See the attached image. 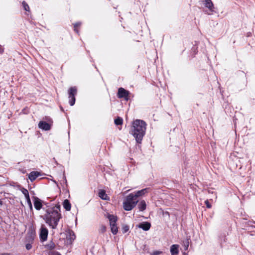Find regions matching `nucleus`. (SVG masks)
Listing matches in <instances>:
<instances>
[{
	"mask_svg": "<svg viewBox=\"0 0 255 255\" xmlns=\"http://www.w3.org/2000/svg\"><path fill=\"white\" fill-rule=\"evenodd\" d=\"M44 120L40 121L38 124V127L39 128L43 130L47 131L51 128L53 123L52 119L49 117H45Z\"/></svg>",
	"mask_w": 255,
	"mask_h": 255,
	"instance_id": "nucleus-5",
	"label": "nucleus"
},
{
	"mask_svg": "<svg viewBox=\"0 0 255 255\" xmlns=\"http://www.w3.org/2000/svg\"><path fill=\"white\" fill-rule=\"evenodd\" d=\"M2 204H3V202L1 200H0V206H2Z\"/></svg>",
	"mask_w": 255,
	"mask_h": 255,
	"instance_id": "nucleus-42",
	"label": "nucleus"
},
{
	"mask_svg": "<svg viewBox=\"0 0 255 255\" xmlns=\"http://www.w3.org/2000/svg\"><path fill=\"white\" fill-rule=\"evenodd\" d=\"M43 205H45L46 206V207H45L46 209L50 208L52 207L51 206V205L49 203H48L44 201H43V203H42V206Z\"/></svg>",
	"mask_w": 255,
	"mask_h": 255,
	"instance_id": "nucleus-28",
	"label": "nucleus"
},
{
	"mask_svg": "<svg viewBox=\"0 0 255 255\" xmlns=\"http://www.w3.org/2000/svg\"><path fill=\"white\" fill-rule=\"evenodd\" d=\"M81 22H76L74 24H73L74 27L77 28V27H78V26H80L81 25Z\"/></svg>",
	"mask_w": 255,
	"mask_h": 255,
	"instance_id": "nucleus-36",
	"label": "nucleus"
},
{
	"mask_svg": "<svg viewBox=\"0 0 255 255\" xmlns=\"http://www.w3.org/2000/svg\"><path fill=\"white\" fill-rule=\"evenodd\" d=\"M129 230V227L128 225H123L122 228V231L123 234L127 233Z\"/></svg>",
	"mask_w": 255,
	"mask_h": 255,
	"instance_id": "nucleus-23",
	"label": "nucleus"
},
{
	"mask_svg": "<svg viewBox=\"0 0 255 255\" xmlns=\"http://www.w3.org/2000/svg\"><path fill=\"white\" fill-rule=\"evenodd\" d=\"M106 218L109 220L111 232L114 235H117L118 232V228L117 224L118 221L117 216L113 214L107 213Z\"/></svg>",
	"mask_w": 255,
	"mask_h": 255,
	"instance_id": "nucleus-4",
	"label": "nucleus"
},
{
	"mask_svg": "<svg viewBox=\"0 0 255 255\" xmlns=\"http://www.w3.org/2000/svg\"><path fill=\"white\" fill-rule=\"evenodd\" d=\"M204 5L205 6L208 8L209 10L211 12L215 11V7L214 4L211 0H205L204 1Z\"/></svg>",
	"mask_w": 255,
	"mask_h": 255,
	"instance_id": "nucleus-13",
	"label": "nucleus"
},
{
	"mask_svg": "<svg viewBox=\"0 0 255 255\" xmlns=\"http://www.w3.org/2000/svg\"><path fill=\"white\" fill-rule=\"evenodd\" d=\"M150 190V188H145L140 190L136 191L135 193V194H133V196H135V198H137L138 197L144 195L145 194L148 193Z\"/></svg>",
	"mask_w": 255,
	"mask_h": 255,
	"instance_id": "nucleus-11",
	"label": "nucleus"
},
{
	"mask_svg": "<svg viewBox=\"0 0 255 255\" xmlns=\"http://www.w3.org/2000/svg\"><path fill=\"white\" fill-rule=\"evenodd\" d=\"M29 207L30 210L31 211H32V210H33L32 204H31L30 206H29Z\"/></svg>",
	"mask_w": 255,
	"mask_h": 255,
	"instance_id": "nucleus-40",
	"label": "nucleus"
},
{
	"mask_svg": "<svg viewBox=\"0 0 255 255\" xmlns=\"http://www.w3.org/2000/svg\"><path fill=\"white\" fill-rule=\"evenodd\" d=\"M4 51V49L2 48L1 45H0V54H2Z\"/></svg>",
	"mask_w": 255,
	"mask_h": 255,
	"instance_id": "nucleus-38",
	"label": "nucleus"
},
{
	"mask_svg": "<svg viewBox=\"0 0 255 255\" xmlns=\"http://www.w3.org/2000/svg\"><path fill=\"white\" fill-rule=\"evenodd\" d=\"M39 176H40V173L38 171H31L28 175V179L31 182L34 181Z\"/></svg>",
	"mask_w": 255,
	"mask_h": 255,
	"instance_id": "nucleus-12",
	"label": "nucleus"
},
{
	"mask_svg": "<svg viewBox=\"0 0 255 255\" xmlns=\"http://www.w3.org/2000/svg\"><path fill=\"white\" fill-rule=\"evenodd\" d=\"M21 113L23 114H27L28 113V109L27 108H25L22 110Z\"/></svg>",
	"mask_w": 255,
	"mask_h": 255,
	"instance_id": "nucleus-33",
	"label": "nucleus"
},
{
	"mask_svg": "<svg viewBox=\"0 0 255 255\" xmlns=\"http://www.w3.org/2000/svg\"><path fill=\"white\" fill-rule=\"evenodd\" d=\"M45 247L49 249V250H53L55 248V244H54V243L52 241L50 242V243L47 244L46 246H45Z\"/></svg>",
	"mask_w": 255,
	"mask_h": 255,
	"instance_id": "nucleus-24",
	"label": "nucleus"
},
{
	"mask_svg": "<svg viewBox=\"0 0 255 255\" xmlns=\"http://www.w3.org/2000/svg\"><path fill=\"white\" fill-rule=\"evenodd\" d=\"M22 5L23 7V9L25 11H29V10H30L29 7L28 5L27 4V3L25 1H22Z\"/></svg>",
	"mask_w": 255,
	"mask_h": 255,
	"instance_id": "nucleus-27",
	"label": "nucleus"
},
{
	"mask_svg": "<svg viewBox=\"0 0 255 255\" xmlns=\"http://www.w3.org/2000/svg\"><path fill=\"white\" fill-rule=\"evenodd\" d=\"M63 179L64 180V182H65V184L66 185V186H67V179L66 178V176L64 174H63Z\"/></svg>",
	"mask_w": 255,
	"mask_h": 255,
	"instance_id": "nucleus-37",
	"label": "nucleus"
},
{
	"mask_svg": "<svg viewBox=\"0 0 255 255\" xmlns=\"http://www.w3.org/2000/svg\"><path fill=\"white\" fill-rule=\"evenodd\" d=\"M190 239H186V240L183 242V246L185 251H187L189 247Z\"/></svg>",
	"mask_w": 255,
	"mask_h": 255,
	"instance_id": "nucleus-22",
	"label": "nucleus"
},
{
	"mask_svg": "<svg viewBox=\"0 0 255 255\" xmlns=\"http://www.w3.org/2000/svg\"><path fill=\"white\" fill-rule=\"evenodd\" d=\"M50 255H61V254L57 251H53L50 252Z\"/></svg>",
	"mask_w": 255,
	"mask_h": 255,
	"instance_id": "nucleus-35",
	"label": "nucleus"
},
{
	"mask_svg": "<svg viewBox=\"0 0 255 255\" xmlns=\"http://www.w3.org/2000/svg\"><path fill=\"white\" fill-rule=\"evenodd\" d=\"M146 125V123L141 120H136L132 123L130 133L138 143H141L143 137L145 135Z\"/></svg>",
	"mask_w": 255,
	"mask_h": 255,
	"instance_id": "nucleus-2",
	"label": "nucleus"
},
{
	"mask_svg": "<svg viewBox=\"0 0 255 255\" xmlns=\"http://www.w3.org/2000/svg\"><path fill=\"white\" fill-rule=\"evenodd\" d=\"M227 238L225 233H222L219 236V240L221 245V246L222 247L223 246V244L226 243L227 241Z\"/></svg>",
	"mask_w": 255,
	"mask_h": 255,
	"instance_id": "nucleus-17",
	"label": "nucleus"
},
{
	"mask_svg": "<svg viewBox=\"0 0 255 255\" xmlns=\"http://www.w3.org/2000/svg\"><path fill=\"white\" fill-rule=\"evenodd\" d=\"M136 199L133 193L129 194L123 202L124 209L127 211H131L137 204L138 200Z\"/></svg>",
	"mask_w": 255,
	"mask_h": 255,
	"instance_id": "nucleus-3",
	"label": "nucleus"
},
{
	"mask_svg": "<svg viewBox=\"0 0 255 255\" xmlns=\"http://www.w3.org/2000/svg\"><path fill=\"white\" fill-rule=\"evenodd\" d=\"M162 254V252L160 251H155L151 253L150 255H160Z\"/></svg>",
	"mask_w": 255,
	"mask_h": 255,
	"instance_id": "nucleus-31",
	"label": "nucleus"
},
{
	"mask_svg": "<svg viewBox=\"0 0 255 255\" xmlns=\"http://www.w3.org/2000/svg\"><path fill=\"white\" fill-rule=\"evenodd\" d=\"M75 238L76 236L74 232L69 230L68 232V235L67 236V239L68 240H70V242L72 243L75 240Z\"/></svg>",
	"mask_w": 255,
	"mask_h": 255,
	"instance_id": "nucleus-19",
	"label": "nucleus"
},
{
	"mask_svg": "<svg viewBox=\"0 0 255 255\" xmlns=\"http://www.w3.org/2000/svg\"><path fill=\"white\" fill-rule=\"evenodd\" d=\"M48 234V230L46 227L42 225L41 227L39 233V238L41 242H44L47 240Z\"/></svg>",
	"mask_w": 255,
	"mask_h": 255,
	"instance_id": "nucleus-9",
	"label": "nucleus"
},
{
	"mask_svg": "<svg viewBox=\"0 0 255 255\" xmlns=\"http://www.w3.org/2000/svg\"><path fill=\"white\" fill-rule=\"evenodd\" d=\"M77 93V89L76 87H71L68 90V94L69 100V103L71 106H73L75 104L76 98L75 96Z\"/></svg>",
	"mask_w": 255,
	"mask_h": 255,
	"instance_id": "nucleus-6",
	"label": "nucleus"
},
{
	"mask_svg": "<svg viewBox=\"0 0 255 255\" xmlns=\"http://www.w3.org/2000/svg\"><path fill=\"white\" fill-rule=\"evenodd\" d=\"M151 226V223L147 221L142 222L136 225V227L141 229L144 231H148L150 229Z\"/></svg>",
	"mask_w": 255,
	"mask_h": 255,
	"instance_id": "nucleus-10",
	"label": "nucleus"
},
{
	"mask_svg": "<svg viewBox=\"0 0 255 255\" xmlns=\"http://www.w3.org/2000/svg\"><path fill=\"white\" fill-rule=\"evenodd\" d=\"M55 164H56L57 165L58 164V163L56 161H55Z\"/></svg>",
	"mask_w": 255,
	"mask_h": 255,
	"instance_id": "nucleus-44",
	"label": "nucleus"
},
{
	"mask_svg": "<svg viewBox=\"0 0 255 255\" xmlns=\"http://www.w3.org/2000/svg\"><path fill=\"white\" fill-rule=\"evenodd\" d=\"M179 246L177 244L172 245L170 247V251L171 255H178Z\"/></svg>",
	"mask_w": 255,
	"mask_h": 255,
	"instance_id": "nucleus-14",
	"label": "nucleus"
},
{
	"mask_svg": "<svg viewBox=\"0 0 255 255\" xmlns=\"http://www.w3.org/2000/svg\"><path fill=\"white\" fill-rule=\"evenodd\" d=\"M205 204L206 206V207L207 208H212V205L209 202V200H206L205 201Z\"/></svg>",
	"mask_w": 255,
	"mask_h": 255,
	"instance_id": "nucleus-30",
	"label": "nucleus"
},
{
	"mask_svg": "<svg viewBox=\"0 0 255 255\" xmlns=\"http://www.w3.org/2000/svg\"><path fill=\"white\" fill-rule=\"evenodd\" d=\"M238 75L239 76L243 77L245 78V86H247V83H248V81H247L246 74L243 71H239L238 72Z\"/></svg>",
	"mask_w": 255,
	"mask_h": 255,
	"instance_id": "nucleus-20",
	"label": "nucleus"
},
{
	"mask_svg": "<svg viewBox=\"0 0 255 255\" xmlns=\"http://www.w3.org/2000/svg\"><path fill=\"white\" fill-rule=\"evenodd\" d=\"M25 199L26 200V202L27 203V204H28V206H30L31 204H32V203H31V200H30V196L26 197Z\"/></svg>",
	"mask_w": 255,
	"mask_h": 255,
	"instance_id": "nucleus-32",
	"label": "nucleus"
},
{
	"mask_svg": "<svg viewBox=\"0 0 255 255\" xmlns=\"http://www.w3.org/2000/svg\"><path fill=\"white\" fill-rule=\"evenodd\" d=\"M137 207L139 211H143L146 208V204L144 200H141L137 204Z\"/></svg>",
	"mask_w": 255,
	"mask_h": 255,
	"instance_id": "nucleus-16",
	"label": "nucleus"
},
{
	"mask_svg": "<svg viewBox=\"0 0 255 255\" xmlns=\"http://www.w3.org/2000/svg\"><path fill=\"white\" fill-rule=\"evenodd\" d=\"M25 248L27 250H29L32 248V245L29 243L26 244L25 245Z\"/></svg>",
	"mask_w": 255,
	"mask_h": 255,
	"instance_id": "nucleus-34",
	"label": "nucleus"
},
{
	"mask_svg": "<svg viewBox=\"0 0 255 255\" xmlns=\"http://www.w3.org/2000/svg\"><path fill=\"white\" fill-rule=\"evenodd\" d=\"M165 214H167V215H169V213H168V212H165Z\"/></svg>",
	"mask_w": 255,
	"mask_h": 255,
	"instance_id": "nucleus-43",
	"label": "nucleus"
},
{
	"mask_svg": "<svg viewBox=\"0 0 255 255\" xmlns=\"http://www.w3.org/2000/svg\"><path fill=\"white\" fill-rule=\"evenodd\" d=\"M74 30L77 34H79V30L76 28H74Z\"/></svg>",
	"mask_w": 255,
	"mask_h": 255,
	"instance_id": "nucleus-39",
	"label": "nucleus"
},
{
	"mask_svg": "<svg viewBox=\"0 0 255 255\" xmlns=\"http://www.w3.org/2000/svg\"><path fill=\"white\" fill-rule=\"evenodd\" d=\"M28 237L30 238V239L33 240L34 239V236H35V231H33L32 230H31L29 231V232L28 233Z\"/></svg>",
	"mask_w": 255,
	"mask_h": 255,
	"instance_id": "nucleus-26",
	"label": "nucleus"
},
{
	"mask_svg": "<svg viewBox=\"0 0 255 255\" xmlns=\"http://www.w3.org/2000/svg\"><path fill=\"white\" fill-rule=\"evenodd\" d=\"M32 199L34 207L36 210L39 211L40 209H43L45 211L46 209L42 206L43 200H41L37 196H33Z\"/></svg>",
	"mask_w": 255,
	"mask_h": 255,
	"instance_id": "nucleus-8",
	"label": "nucleus"
},
{
	"mask_svg": "<svg viewBox=\"0 0 255 255\" xmlns=\"http://www.w3.org/2000/svg\"><path fill=\"white\" fill-rule=\"evenodd\" d=\"M60 208V205L57 204L52 208L46 209L45 211L46 213L44 215H41L40 217L42 218L52 229H55L60 219L62 218Z\"/></svg>",
	"mask_w": 255,
	"mask_h": 255,
	"instance_id": "nucleus-1",
	"label": "nucleus"
},
{
	"mask_svg": "<svg viewBox=\"0 0 255 255\" xmlns=\"http://www.w3.org/2000/svg\"><path fill=\"white\" fill-rule=\"evenodd\" d=\"M106 231V227L105 225H102L100 229V232L104 233Z\"/></svg>",
	"mask_w": 255,
	"mask_h": 255,
	"instance_id": "nucleus-29",
	"label": "nucleus"
},
{
	"mask_svg": "<svg viewBox=\"0 0 255 255\" xmlns=\"http://www.w3.org/2000/svg\"><path fill=\"white\" fill-rule=\"evenodd\" d=\"M60 108L61 111L64 112V109L62 106H60Z\"/></svg>",
	"mask_w": 255,
	"mask_h": 255,
	"instance_id": "nucleus-41",
	"label": "nucleus"
},
{
	"mask_svg": "<svg viewBox=\"0 0 255 255\" xmlns=\"http://www.w3.org/2000/svg\"><path fill=\"white\" fill-rule=\"evenodd\" d=\"M115 124L117 126L122 125L123 123V120L121 117H118L114 120Z\"/></svg>",
	"mask_w": 255,
	"mask_h": 255,
	"instance_id": "nucleus-21",
	"label": "nucleus"
},
{
	"mask_svg": "<svg viewBox=\"0 0 255 255\" xmlns=\"http://www.w3.org/2000/svg\"><path fill=\"white\" fill-rule=\"evenodd\" d=\"M20 190L24 195L25 198L29 196V192L26 189L24 188V187H22Z\"/></svg>",
	"mask_w": 255,
	"mask_h": 255,
	"instance_id": "nucleus-25",
	"label": "nucleus"
},
{
	"mask_svg": "<svg viewBox=\"0 0 255 255\" xmlns=\"http://www.w3.org/2000/svg\"><path fill=\"white\" fill-rule=\"evenodd\" d=\"M99 197L102 200H108V196L104 190L101 189L98 192Z\"/></svg>",
	"mask_w": 255,
	"mask_h": 255,
	"instance_id": "nucleus-18",
	"label": "nucleus"
},
{
	"mask_svg": "<svg viewBox=\"0 0 255 255\" xmlns=\"http://www.w3.org/2000/svg\"><path fill=\"white\" fill-rule=\"evenodd\" d=\"M130 93L129 91L126 90L124 88L120 87L118 89L117 92V97L119 99H124L126 101L129 99V95Z\"/></svg>",
	"mask_w": 255,
	"mask_h": 255,
	"instance_id": "nucleus-7",
	"label": "nucleus"
},
{
	"mask_svg": "<svg viewBox=\"0 0 255 255\" xmlns=\"http://www.w3.org/2000/svg\"><path fill=\"white\" fill-rule=\"evenodd\" d=\"M63 208L66 211H69L71 208V204L68 199H65L63 202Z\"/></svg>",
	"mask_w": 255,
	"mask_h": 255,
	"instance_id": "nucleus-15",
	"label": "nucleus"
}]
</instances>
